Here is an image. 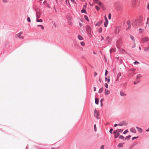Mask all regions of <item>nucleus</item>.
I'll return each mask as SVG.
<instances>
[{"label":"nucleus","instance_id":"1","mask_svg":"<svg viewBox=\"0 0 149 149\" xmlns=\"http://www.w3.org/2000/svg\"><path fill=\"white\" fill-rule=\"evenodd\" d=\"M143 17L142 16H140L139 17V19H137V23H138L139 26H142L143 25V23L142 22L143 20Z\"/></svg>","mask_w":149,"mask_h":149},{"label":"nucleus","instance_id":"2","mask_svg":"<svg viewBox=\"0 0 149 149\" xmlns=\"http://www.w3.org/2000/svg\"><path fill=\"white\" fill-rule=\"evenodd\" d=\"M135 69L132 68L129 69L128 71L129 75L131 77H132L135 74L134 72L136 71Z\"/></svg>","mask_w":149,"mask_h":149},{"label":"nucleus","instance_id":"3","mask_svg":"<svg viewBox=\"0 0 149 149\" xmlns=\"http://www.w3.org/2000/svg\"><path fill=\"white\" fill-rule=\"evenodd\" d=\"M148 41H149V38L147 37L146 36L142 38L140 42L144 43Z\"/></svg>","mask_w":149,"mask_h":149},{"label":"nucleus","instance_id":"4","mask_svg":"<svg viewBox=\"0 0 149 149\" xmlns=\"http://www.w3.org/2000/svg\"><path fill=\"white\" fill-rule=\"evenodd\" d=\"M86 31L87 33L89 35L91 34V27L89 26L88 25L87 26Z\"/></svg>","mask_w":149,"mask_h":149},{"label":"nucleus","instance_id":"5","mask_svg":"<svg viewBox=\"0 0 149 149\" xmlns=\"http://www.w3.org/2000/svg\"><path fill=\"white\" fill-rule=\"evenodd\" d=\"M22 33V31L20 32L19 33H18L15 36V37L16 38L18 37L19 38L21 39H23L24 38V37L22 36H21V34Z\"/></svg>","mask_w":149,"mask_h":149},{"label":"nucleus","instance_id":"6","mask_svg":"<svg viewBox=\"0 0 149 149\" xmlns=\"http://www.w3.org/2000/svg\"><path fill=\"white\" fill-rule=\"evenodd\" d=\"M4 46L6 49L8 48L9 47V42L8 41H6L4 44Z\"/></svg>","mask_w":149,"mask_h":149},{"label":"nucleus","instance_id":"7","mask_svg":"<svg viewBox=\"0 0 149 149\" xmlns=\"http://www.w3.org/2000/svg\"><path fill=\"white\" fill-rule=\"evenodd\" d=\"M95 2L100 6H101L102 7L104 6L103 5H102V2L99 0H95Z\"/></svg>","mask_w":149,"mask_h":149},{"label":"nucleus","instance_id":"8","mask_svg":"<svg viewBox=\"0 0 149 149\" xmlns=\"http://www.w3.org/2000/svg\"><path fill=\"white\" fill-rule=\"evenodd\" d=\"M132 26L134 27H136L137 25V20L135 19L134 21L132 23Z\"/></svg>","mask_w":149,"mask_h":149},{"label":"nucleus","instance_id":"9","mask_svg":"<svg viewBox=\"0 0 149 149\" xmlns=\"http://www.w3.org/2000/svg\"><path fill=\"white\" fill-rule=\"evenodd\" d=\"M148 46L147 47H145L144 50L145 52H149V42L147 43Z\"/></svg>","mask_w":149,"mask_h":149},{"label":"nucleus","instance_id":"10","mask_svg":"<svg viewBox=\"0 0 149 149\" xmlns=\"http://www.w3.org/2000/svg\"><path fill=\"white\" fill-rule=\"evenodd\" d=\"M103 22L102 20H101L98 22L96 24H95V26H100L101 24Z\"/></svg>","mask_w":149,"mask_h":149},{"label":"nucleus","instance_id":"11","mask_svg":"<svg viewBox=\"0 0 149 149\" xmlns=\"http://www.w3.org/2000/svg\"><path fill=\"white\" fill-rule=\"evenodd\" d=\"M117 77L118 78V79H120V80L122 79V77L121 76V72H119L118 74Z\"/></svg>","mask_w":149,"mask_h":149},{"label":"nucleus","instance_id":"12","mask_svg":"<svg viewBox=\"0 0 149 149\" xmlns=\"http://www.w3.org/2000/svg\"><path fill=\"white\" fill-rule=\"evenodd\" d=\"M43 3L44 5L46 6V7H47V8H51L50 6H48V5H49V4L47 2V1L45 0L44 1Z\"/></svg>","mask_w":149,"mask_h":149},{"label":"nucleus","instance_id":"13","mask_svg":"<svg viewBox=\"0 0 149 149\" xmlns=\"http://www.w3.org/2000/svg\"><path fill=\"white\" fill-rule=\"evenodd\" d=\"M136 128L137 129L139 132L140 133L142 132L143 130L142 128H140L138 126H136Z\"/></svg>","mask_w":149,"mask_h":149},{"label":"nucleus","instance_id":"14","mask_svg":"<svg viewBox=\"0 0 149 149\" xmlns=\"http://www.w3.org/2000/svg\"><path fill=\"white\" fill-rule=\"evenodd\" d=\"M110 93V91L109 90H107L106 89H105V95H107Z\"/></svg>","mask_w":149,"mask_h":149},{"label":"nucleus","instance_id":"15","mask_svg":"<svg viewBox=\"0 0 149 149\" xmlns=\"http://www.w3.org/2000/svg\"><path fill=\"white\" fill-rule=\"evenodd\" d=\"M108 77H109V78H107V77H105V81L106 82H107L108 83H109L110 81V77L109 76H108Z\"/></svg>","mask_w":149,"mask_h":149},{"label":"nucleus","instance_id":"16","mask_svg":"<svg viewBox=\"0 0 149 149\" xmlns=\"http://www.w3.org/2000/svg\"><path fill=\"white\" fill-rule=\"evenodd\" d=\"M130 131L134 133H136V131L134 128H132L130 129Z\"/></svg>","mask_w":149,"mask_h":149},{"label":"nucleus","instance_id":"17","mask_svg":"<svg viewBox=\"0 0 149 149\" xmlns=\"http://www.w3.org/2000/svg\"><path fill=\"white\" fill-rule=\"evenodd\" d=\"M124 143H119L117 146L118 147V148L123 147V144Z\"/></svg>","mask_w":149,"mask_h":149},{"label":"nucleus","instance_id":"18","mask_svg":"<svg viewBox=\"0 0 149 149\" xmlns=\"http://www.w3.org/2000/svg\"><path fill=\"white\" fill-rule=\"evenodd\" d=\"M123 125L127 126L128 125V123L125 121H123L121 122Z\"/></svg>","mask_w":149,"mask_h":149},{"label":"nucleus","instance_id":"19","mask_svg":"<svg viewBox=\"0 0 149 149\" xmlns=\"http://www.w3.org/2000/svg\"><path fill=\"white\" fill-rule=\"evenodd\" d=\"M95 104L97 105H98L99 103V99L96 98V96H95Z\"/></svg>","mask_w":149,"mask_h":149},{"label":"nucleus","instance_id":"20","mask_svg":"<svg viewBox=\"0 0 149 149\" xmlns=\"http://www.w3.org/2000/svg\"><path fill=\"white\" fill-rule=\"evenodd\" d=\"M77 37L78 39L80 40H83V37L80 35H78Z\"/></svg>","mask_w":149,"mask_h":149},{"label":"nucleus","instance_id":"21","mask_svg":"<svg viewBox=\"0 0 149 149\" xmlns=\"http://www.w3.org/2000/svg\"><path fill=\"white\" fill-rule=\"evenodd\" d=\"M65 2L67 5H68V4L69 7H71V5L69 2V0H65Z\"/></svg>","mask_w":149,"mask_h":149},{"label":"nucleus","instance_id":"22","mask_svg":"<svg viewBox=\"0 0 149 149\" xmlns=\"http://www.w3.org/2000/svg\"><path fill=\"white\" fill-rule=\"evenodd\" d=\"M68 21H71L72 19V17L71 16H68L67 17Z\"/></svg>","mask_w":149,"mask_h":149},{"label":"nucleus","instance_id":"23","mask_svg":"<svg viewBox=\"0 0 149 149\" xmlns=\"http://www.w3.org/2000/svg\"><path fill=\"white\" fill-rule=\"evenodd\" d=\"M121 6L120 5L119 6L116 7V10L117 11H119L121 9Z\"/></svg>","mask_w":149,"mask_h":149},{"label":"nucleus","instance_id":"24","mask_svg":"<svg viewBox=\"0 0 149 149\" xmlns=\"http://www.w3.org/2000/svg\"><path fill=\"white\" fill-rule=\"evenodd\" d=\"M81 12L82 13H84L86 14H87V12L86 11V9H82L81 10Z\"/></svg>","mask_w":149,"mask_h":149},{"label":"nucleus","instance_id":"25","mask_svg":"<svg viewBox=\"0 0 149 149\" xmlns=\"http://www.w3.org/2000/svg\"><path fill=\"white\" fill-rule=\"evenodd\" d=\"M103 90H104V88H103V87H102V88H100L99 89L98 92L99 93H101L103 91Z\"/></svg>","mask_w":149,"mask_h":149},{"label":"nucleus","instance_id":"26","mask_svg":"<svg viewBox=\"0 0 149 149\" xmlns=\"http://www.w3.org/2000/svg\"><path fill=\"white\" fill-rule=\"evenodd\" d=\"M120 135V133H117L116 134H114V137L115 138H117L118 136Z\"/></svg>","mask_w":149,"mask_h":149},{"label":"nucleus","instance_id":"27","mask_svg":"<svg viewBox=\"0 0 149 149\" xmlns=\"http://www.w3.org/2000/svg\"><path fill=\"white\" fill-rule=\"evenodd\" d=\"M130 38L132 40V42H134L135 41L134 37L132 35H130Z\"/></svg>","mask_w":149,"mask_h":149},{"label":"nucleus","instance_id":"28","mask_svg":"<svg viewBox=\"0 0 149 149\" xmlns=\"http://www.w3.org/2000/svg\"><path fill=\"white\" fill-rule=\"evenodd\" d=\"M120 95L121 96H124L126 95V94L124 93L122 91H120Z\"/></svg>","mask_w":149,"mask_h":149},{"label":"nucleus","instance_id":"29","mask_svg":"<svg viewBox=\"0 0 149 149\" xmlns=\"http://www.w3.org/2000/svg\"><path fill=\"white\" fill-rule=\"evenodd\" d=\"M108 23H109V22H108V21H105L104 23V26L105 27H106L107 26V25H108Z\"/></svg>","mask_w":149,"mask_h":149},{"label":"nucleus","instance_id":"30","mask_svg":"<svg viewBox=\"0 0 149 149\" xmlns=\"http://www.w3.org/2000/svg\"><path fill=\"white\" fill-rule=\"evenodd\" d=\"M98 31L99 33H101L102 32V28L101 27H100L98 29Z\"/></svg>","mask_w":149,"mask_h":149},{"label":"nucleus","instance_id":"31","mask_svg":"<svg viewBox=\"0 0 149 149\" xmlns=\"http://www.w3.org/2000/svg\"><path fill=\"white\" fill-rule=\"evenodd\" d=\"M131 135H129L128 136H126L125 139L124 140H125L129 139L131 137Z\"/></svg>","mask_w":149,"mask_h":149},{"label":"nucleus","instance_id":"32","mask_svg":"<svg viewBox=\"0 0 149 149\" xmlns=\"http://www.w3.org/2000/svg\"><path fill=\"white\" fill-rule=\"evenodd\" d=\"M104 100V98H102L100 100V102L101 107H102L103 106V103H102V102Z\"/></svg>","mask_w":149,"mask_h":149},{"label":"nucleus","instance_id":"33","mask_svg":"<svg viewBox=\"0 0 149 149\" xmlns=\"http://www.w3.org/2000/svg\"><path fill=\"white\" fill-rule=\"evenodd\" d=\"M27 21L29 22H31V20L30 19V18L29 17L28 15H27Z\"/></svg>","mask_w":149,"mask_h":149},{"label":"nucleus","instance_id":"34","mask_svg":"<svg viewBox=\"0 0 149 149\" xmlns=\"http://www.w3.org/2000/svg\"><path fill=\"white\" fill-rule=\"evenodd\" d=\"M84 17L85 19H86V21H87L88 22L89 21V19L88 18V17L87 16H86V15H85L84 16Z\"/></svg>","mask_w":149,"mask_h":149},{"label":"nucleus","instance_id":"35","mask_svg":"<svg viewBox=\"0 0 149 149\" xmlns=\"http://www.w3.org/2000/svg\"><path fill=\"white\" fill-rule=\"evenodd\" d=\"M142 77V75L140 74H139L138 75H137L136 76V79H139L140 78H141Z\"/></svg>","mask_w":149,"mask_h":149},{"label":"nucleus","instance_id":"36","mask_svg":"<svg viewBox=\"0 0 149 149\" xmlns=\"http://www.w3.org/2000/svg\"><path fill=\"white\" fill-rule=\"evenodd\" d=\"M37 26L41 27V29L42 30L44 29V27L42 25H37Z\"/></svg>","mask_w":149,"mask_h":149},{"label":"nucleus","instance_id":"37","mask_svg":"<svg viewBox=\"0 0 149 149\" xmlns=\"http://www.w3.org/2000/svg\"><path fill=\"white\" fill-rule=\"evenodd\" d=\"M36 22H43V20L42 19H36Z\"/></svg>","mask_w":149,"mask_h":149},{"label":"nucleus","instance_id":"38","mask_svg":"<svg viewBox=\"0 0 149 149\" xmlns=\"http://www.w3.org/2000/svg\"><path fill=\"white\" fill-rule=\"evenodd\" d=\"M95 8L96 9L97 11H98L100 9V7H99V6H98L97 5H96L95 6Z\"/></svg>","mask_w":149,"mask_h":149},{"label":"nucleus","instance_id":"39","mask_svg":"<svg viewBox=\"0 0 149 149\" xmlns=\"http://www.w3.org/2000/svg\"><path fill=\"white\" fill-rule=\"evenodd\" d=\"M118 60V61H119V63H120V64H121L122 63V62H123V60L122 59H121V58H120L119 60Z\"/></svg>","mask_w":149,"mask_h":149},{"label":"nucleus","instance_id":"40","mask_svg":"<svg viewBox=\"0 0 149 149\" xmlns=\"http://www.w3.org/2000/svg\"><path fill=\"white\" fill-rule=\"evenodd\" d=\"M74 46L76 48H77V47L79 46V45L77 42H75L74 43Z\"/></svg>","mask_w":149,"mask_h":149},{"label":"nucleus","instance_id":"41","mask_svg":"<svg viewBox=\"0 0 149 149\" xmlns=\"http://www.w3.org/2000/svg\"><path fill=\"white\" fill-rule=\"evenodd\" d=\"M81 45L82 46H84L85 45V42H80Z\"/></svg>","mask_w":149,"mask_h":149},{"label":"nucleus","instance_id":"42","mask_svg":"<svg viewBox=\"0 0 149 149\" xmlns=\"http://www.w3.org/2000/svg\"><path fill=\"white\" fill-rule=\"evenodd\" d=\"M118 132V129L117 130H114L113 132V134H116V133H117V132Z\"/></svg>","mask_w":149,"mask_h":149},{"label":"nucleus","instance_id":"43","mask_svg":"<svg viewBox=\"0 0 149 149\" xmlns=\"http://www.w3.org/2000/svg\"><path fill=\"white\" fill-rule=\"evenodd\" d=\"M129 132V131L128 130H125L124 132H123V134H126V133H127L128 132Z\"/></svg>","mask_w":149,"mask_h":149},{"label":"nucleus","instance_id":"44","mask_svg":"<svg viewBox=\"0 0 149 149\" xmlns=\"http://www.w3.org/2000/svg\"><path fill=\"white\" fill-rule=\"evenodd\" d=\"M139 31L141 33H142L143 32V30L141 28H140L139 29Z\"/></svg>","mask_w":149,"mask_h":149},{"label":"nucleus","instance_id":"45","mask_svg":"<svg viewBox=\"0 0 149 149\" xmlns=\"http://www.w3.org/2000/svg\"><path fill=\"white\" fill-rule=\"evenodd\" d=\"M130 22L129 20H128L127 22V24L128 26H130Z\"/></svg>","mask_w":149,"mask_h":149},{"label":"nucleus","instance_id":"46","mask_svg":"<svg viewBox=\"0 0 149 149\" xmlns=\"http://www.w3.org/2000/svg\"><path fill=\"white\" fill-rule=\"evenodd\" d=\"M108 73H109L108 71L107 70H106L105 71V74H104L105 76H107V74H108Z\"/></svg>","mask_w":149,"mask_h":149},{"label":"nucleus","instance_id":"47","mask_svg":"<svg viewBox=\"0 0 149 149\" xmlns=\"http://www.w3.org/2000/svg\"><path fill=\"white\" fill-rule=\"evenodd\" d=\"M108 18L109 19H111V13H109L108 15Z\"/></svg>","mask_w":149,"mask_h":149},{"label":"nucleus","instance_id":"48","mask_svg":"<svg viewBox=\"0 0 149 149\" xmlns=\"http://www.w3.org/2000/svg\"><path fill=\"white\" fill-rule=\"evenodd\" d=\"M138 137H139L138 136L133 137L132 138V140H134L135 139H138Z\"/></svg>","mask_w":149,"mask_h":149},{"label":"nucleus","instance_id":"49","mask_svg":"<svg viewBox=\"0 0 149 149\" xmlns=\"http://www.w3.org/2000/svg\"><path fill=\"white\" fill-rule=\"evenodd\" d=\"M87 7V3H86L83 6V9H86Z\"/></svg>","mask_w":149,"mask_h":149},{"label":"nucleus","instance_id":"50","mask_svg":"<svg viewBox=\"0 0 149 149\" xmlns=\"http://www.w3.org/2000/svg\"><path fill=\"white\" fill-rule=\"evenodd\" d=\"M111 39V38L109 36H108L106 38V40L108 41V42H109V40Z\"/></svg>","mask_w":149,"mask_h":149},{"label":"nucleus","instance_id":"51","mask_svg":"<svg viewBox=\"0 0 149 149\" xmlns=\"http://www.w3.org/2000/svg\"><path fill=\"white\" fill-rule=\"evenodd\" d=\"M124 138V137L122 135H120L119 136V139H123Z\"/></svg>","mask_w":149,"mask_h":149},{"label":"nucleus","instance_id":"52","mask_svg":"<svg viewBox=\"0 0 149 149\" xmlns=\"http://www.w3.org/2000/svg\"><path fill=\"white\" fill-rule=\"evenodd\" d=\"M99 113H97L96 114V116H95V117H96V118L97 119H99V118L98 117V116H99Z\"/></svg>","mask_w":149,"mask_h":149},{"label":"nucleus","instance_id":"53","mask_svg":"<svg viewBox=\"0 0 149 149\" xmlns=\"http://www.w3.org/2000/svg\"><path fill=\"white\" fill-rule=\"evenodd\" d=\"M104 86L105 87V88H108V84L107 83H105L104 85Z\"/></svg>","mask_w":149,"mask_h":149},{"label":"nucleus","instance_id":"54","mask_svg":"<svg viewBox=\"0 0 149 149\" xmlns=\"http://www.w3.org/2000/svg\"><path fill=\"white\" fill-rule=\"evenodd\" d=\"M118 132H122L123 131V130L122 129H118Z\"/></svg>","mask_w":149,"mask_h":149},{"label":"nucleus","instance_id":"55","mask_svg":"<svg viewBox=\"0 0 149 149\" xmlns=\"http://www.w3.org/2000/svg\"><path fill=\"white\" fill-rule=\"evenodd\" d=\"M94 129L95 131L96 132L97 131V128L96 124H95L94 125Z\"/></svg>","mask_w":149,"mask_h":149},{"label":"nucleus","instance_id":"56","mask_svg":"<svg viewBox=\"0 0 149 149\" xmlns=\"http://www.w3.org/2000/svg\"><path fill=\"white\" fill-rule=\"evenodd\" d=\"M134 65H136L137 64H139V63L137 61H135L134 62Z\"/></svg>","mask_w":149,"mask_h":149},{"label":"nucleus","instance_id":"57","mask_svg":"<svg viewBox=\"0 0 149 149\" xmlns=\"http://www.w3.org/2000/svg\"><path fill=\"white\" fill-rule=\"evenodd\" d=\"M68 24L70 25H72V22L71 21H68Z\"/></svg>","mask_w":149,"mask_h":149},{"label":"nucleus","instance_id":"58","mask_svg":"<svg viewBox=\"0 0 149 149\" xmlns=\"http://www.w3.org/2000/svg\"><path fill=\"white\" fill-rule=\"evenodd\" d=\"M113 130L112 128H111L110 129L109 132L111 133V134H112V132L113 131Z\"/></svg>","mask_w":149,"mask_h":149},{"label":"nucleus","instance_id":"59","mask_svg":"<svg viewBox=\"0 0 149 149\" xmlns=\"http://www.w3.org/2000/svg\"><path fill=\"white\" fill-rule=\"evenodd\" d=\"M140 81H138L137 82L134 81V85L136 84L137 83H139L140 82Z\"/></svg>","mask_w":149,"mask_h":149},{"label":"nucleus","instance_id":"60","mask_svg":"<svg viewBox=\"0 0 149 149\" xmlns=\"http://www.w3.org/2000/svg\"><path fill=\"white\" fill-rule=\"evenodd\" d=\"M134 43V45L132 47V48H134L136 47V44L135 43V42H133Z\"/></svg>","mask_w":149,"mask_h":149},{"label":"nucleus","instance_id":"61","mask_svg":"<svg viewBox=\"0 0 149 149\" xmlns=\"http://www.w3.org/2000/svg\"><path fill=\"white\" fill-rule=\"evenodd\" d=\"M104 58L105 60V62L106 63L107 61V57L105 56H104Z\"/></svg>","mask_w":149,"mask_h":149},{"label":"nucleus","instance_id":"62","mask_svg":"<svg viewBox=\"0 0 149 149\" xmlns=\"http://www.w3.org/2000/svg\"><path fill=\"white\" fill-rule=\"evenodd\" d=\"M104 145H102L100 148V149H104Z\"/></svg>","mask_w":149,"mask_h":149},{"label":"nucleus","instance_id":"63","mask_svg":"<svg viewBox=\"0 0 149 149\" xmlns=\"http://www.w3.org/2000/svg\"><path fill=\"white\" fill-rule=\"evenodd\" d=\"M79 25L80 27H81L82 26V24L80 22H79Z\"/></svg>","mask_w":149,"mask_h":149},{"label":"nucleus","instance_id":"64","mask_svg":"<svg viewBox=\"0 0 149 149\" xmlns=\"http://www.w3.org/2000/svg\"><path fill=\"white\" fill-rule=\"evenodd\" d=\"M104 19H105V21H108V22H109L108 21V20L107 18V17H106V16H105V17H104Z\"/></svg>","mask_w":149,"mask_h":149}]
</instances>
